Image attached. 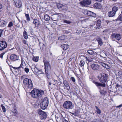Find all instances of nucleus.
<instances>
[{
	"instance_id": "30",
	"label": "nucleus",
	"mask_w": 122,
	"mask_h": 122,
	"mask_svg": "<svg viewBox=\"0 0 122 122\" xmlns=\"http://www.w3.org/2000/svg\"><path fill=\"white\" fill-rule=\"evenodd\" d=\"M2 23L1 24H0V26L2 27H4L6 25V21L2 20Z\"/></svg>"
},
{
	"instance_id": "63",
	"label": "nucleus",
	"mask_w": 122,
	"mask_h": 122,
	"mask_svg": "<svg viewBox=\"0 0 122 122\" xmlns=\"http://www.w3.org/2000/svg\"><path fill=\"white\" fill-rule=\"evenodd\" d=\"M22 22H23V23H25L26 22V21L25 20H23L22 21Z\"/></svg>"
},
{
	"instance_id": "12",
	"label": "nucleus",
	"mask_w": 122,
	"mask_h": 122,
	"mask_svg": "<svg viewBox=\"0 0 122 122\" xmlns=\"http://www.w3.org/2000/svg\"><path fill=\"white\" fill-rule=\"evenodd\" d=\"M15 5L17 7L20 8L22 5V4L19 0H14Z\"/></svg>"
},
{
	"instance_id": "14",
	"label": "nucleus",
	"mask_w": 122,
	"mask_h": 122,
	"mask_svg": "<svg viewBox=\"0 0 122 122\" xmlns=\"http://www.w3.org/2000/svg\"><path fill=\"white\" fill-rule=\"evenodd\" d=\"M31 68L33 72L35 73H36L38 71L39 69L36 67V65H33L31 67Z\"/></svg>"
},
{
	"instance_id": "57",
	"label": "nucleus",
	"mask_w": 122,
	"mask_h": 122,
	"mask_svg": "<svg viewBox=\"0 0 122 122\" xmlns=\"http://www.w3.org/2000/svg\"><path fill=\"white\" fill-rule=\"evenodd\" d=\"M71 80L74 82H75V80L74 78L73 77H71Z\"/></svg>"
},
{
	"instance_id": "33",
	"label": "nucleus",
	"mask_w": 122,
	"mask_h": 122,
	"mask_svg": "<svg viewBox=\"0 0 122 122\" xmlns=\"http://www.w3.org/2000/svg\"><path fill=\"white\" fill-rule=\"evenodd\" d=\"M39 57L38 56L34 57L32 58L33 60L35 62H37L38 60Z\"/></svg>"
},
{
	"instance_id": "46",
	"label": "nucleus",
	"mask_w": 122,
	"mask_h": 122,
	"mask_svg": "<svg viewBox=\"0 0 122 122\" xmlns=\"http://www.w3.org/2000/svg\"><path fill=\"white\" fill-rule=\"evenodd\" d=\"M59 122H68V121L66 120L65 119H62L60 120Z\"/></svg>"
},
{
	"instance_id": "53",
	"label": "nucleus",
	"mask_w": 122,
	"mask_h": 122,
	"mask_svg": "<svg viewBox=\"0 0 122 122\" xmlns=\"http://www.w3.org/2000/svg\"><path fill=\"white\" fill-rule=\"evenodd\" d=\"M3 31V30L0 29V37H1Z\"/></svg>"
},
{
	"instance_id": "9",
	"label": "nucleus",
	"mask_w": 122,
	"mask_h": 122,
	"mask_svg": "<svg viewBox=\"0 0 122 122\" xmlns=\"http://www.w3.org/2000/svg\"><path fill=\"white\" fill-rule=\"evenodd\" d=\"M80 3L83 6H86L91 4V0H83L81 1Z\"/></svg>"
},
{
	"instance_id": "21",
	"label": "nucleus",
	"mask_w": 122,
	"mask_h": 122,
	"mask_svg": "<svg viewBox=\"0 0 122 122\" xmlns=\"http://www.w3.org/2000/svg\"><path fill=\"white\" fill-rule=\"evenodd\" d=\"M97 40L98 41V44L100 46H101L102 45L103 42H102V40L101 38L99 37L97 38Z\"/></svg>"
},
{
	"instance_id": "4",
	"label": "nucleus",
	"mask_w": 122,
	"mask_h": 122,
	"mask_svg": "<svg viewBox=\"0 0 122 122\" xmlns=\"http://www.w3.org/2000/svg\"><path fill=\"white\" fill-rule=\"evenodd\" d=\"M98 78L99 81L102 83L105 82H106L108 76L107 74L104 73H100L98 76Z\"/></svg>"
},
{
	"instance_id": "23",
	"label": "nucleus",
	"mask_w": 122,
	"mask_h": 122,
	"mask_svg": "<svg viewBox=\"0 0 122 122\" xmlns=\"http://www.w3.org/2000/svg\"><path fill=\"white\" fill-rule=\"evenodd\" d=\"M121 39V35L120 34L115 33V40H120Z\"/></svg>"
},
{
	"instance_id": "58",
	"label": "nucleus",
	"mask_w": 122,
	"mask_h": 122,
	"mask_svg": "<svg viewBox=\"0 0 122 122\" xmlns=\"http://www.w3.org/2000/svg\"><path fill=\"white\" fill-rule=\"evenodd\" d=\"M47 81L48 82V83L49 85H51L52 83L50 82V80H47Z\"/></svg>"
},
{
	"instance_id": "48",
	"label": "nucleus",
	"mask_w": 122,
	"mask_h": 122,
	"mask_svg": "<svg viewBox=\"0 0 122 122\" xmlns=\"http://www.w3.org/2000/svg\"><path fill=\"white\" fill-rule=\"evenodd\" d=\"M63 83L65 86L66 87L69 85L67 83V82L66 81H64L63 82Z\"/></svg>"
},
{
	"instance_id": "42",
	"label": "nucleus",
	"mask_w": 122,
	"mask_h": 122,
	"mask_svg": "<svg viewBox=\"0 0 122 122\" xmlns=\"http://www.w3.org/2000/svg\"><path fill=\"white\" fill-rule=\"evenodd\" d=\"M85 64V62L83 60H81L80 62V66H83Z\"/></svg>"
},
{
	"instance_id": "24",
	"label": "nucleus",
	"mask_w": 122,
	"mask_h": 122,
	"mask_svg": "<svg viewBox=\"0 0 122 122\" xmlns=\"http://www.w3.org/2000/svg\"><path fill=\"white\" fill-rule=\"evenodd\" d=\"M111 39L113 41H115V33H113L111 34L110 37Z\"/></svg>"
},
{
	"instance_id": "22",
	"label": "nucleus",
	"mask_w": 122,
	"mask_h": 122,
	"mask_svg": "<svg viewBox=\"0 0 122 122\" xmlns=\"http://www.w3.org/2000/svg\"><path fill=\"white\" fill-rule=\"evenodd\" d=\"M44 19L45 20L47 21H49L50 20L51 18L47 14L45 15H44Z\"/></svg>"
},
{
	"instance_id": "18",
	"label": "nucleus",
	"mask_w": 122,
	"mask_h": 122,
	"mask_svg": "<svg viewBox=\"0 0 122 122\" xmlns=\"http://www.w3.org/2000/svg\"><path fill=\"white\" fill-rule=\"evenodd\" d=\"M101 22V21L100 20H98L97 21L96 26L95 27L96 29H98L101 27V25L100 24Z\"/></svg>"
},
{
	"instance_id": "62",
	"label": "nucleus",
	"mask_w": 122,
	"mask_h": 122,
	"mask_svg": "<svg viewBox=\"0 0 122 122\" xmlns=\"http://www.w3.org/2000/svg\"><path fill=\"white\" fill-rule=\"evenodd\" d=\"M122 107V103L121 104V105H119L117 107L119 108V107Z\"/></svg>"
},
{
	"instance_id": "51",
	"label": "nucleus",
	"mask_w": 122,
	"mask_h": 122,
	"mask_svg": "<svg viewBox=\"0 0 122 122\" xmlns=\"http://www.w3.org/2000/svg\"><path fill=\"white\" fill-rule=\"evenodd\" d=\"M62 36H60L58 37V40H64V38H62Z\"/></svg>"
},
{
	"instance_id": "29",
	"label": "nucleus",
	"mask_w": 122,
	"mask_h": 122,
	"mask_svg": "<svg viewBox=\"0 0 122 122\" xmlns=\"http://www.w3.org/2000/svg\"><path fill=\"white\" fill-rule=\"evenodd\" d=\"M118 10V7L116 6H114L112 8V11L116 13V12Z\"/></svg>"
},
{
	"instance_id": "17",
	"label": "nucleus",
	"mask_w": 122,
	"mask_h": 122,
	"mask_svg": "<svg viewBox=\"0 0 122 122\" xmlns=\"http://www.w3.org/2000/svg\"><path fill=\"white\" fill-rule=\"evenodd\" d=\"M93 6L95 8L98 9H100L102 7L101 4L98 3H96L94 4Z\"/></svg>"
},
{
	"instance_id": "41",
	"label": "nucleus",
	"mask_w": 122,
	"mask_h": 122,
	"mask_svg": "<svg viewBox=\"0 0 122 122\" xmlns=\"http://www.w3.org/2000/svg\"><path fill=\"white\" fill-rule=\"evenodd\" d=\"M99 63L103 67H106V65L105 63L102 62H99Z\"/></svg>"
},
{
	"instance_id": "27",
	"label": "nucleus",
	"mask_w": 122,
	"mask_h": 122,
	"mask_svg": "<svg viewBox=\"0 0 122 122\" xmlns=\"http://www.w3.org/2000/svg\"><path fill=\"white\" fill-rule=\"evenodd\" d=\"M23 36L24 38L25 39H27L28 38L27 36V33L26 31L24 30L23 32Z\"/></svg>"
},
{
	"instance_id": "52",
	"label": "nucleus",
	"mask_w": 122,
	"mask_h": 122,
	"mask_svg": "<svg viewBox=\"0 0 122 122\" xmlns=\"http://www.w3.org/2000/svg\"><path fill=\"white\" fill-rule=\"evenodd\" d=\"M6 62L9 65H10V64H11L10 61L9 60L7 59L6 60Z\"/></svg>"
},
{
	"instance_id": "25",
	"label": "nucleus",
	"mask_w": 122,
	"mask_h": 122,
	"mask_svg": "<svg viewBox=\"0 0 122 122\" xmlns=\"http://www.w3.org/2000/svg\"><path fill=\"white\" fill-rule=\"evenodd\" d=\"M57 6L58 8H60L62 9H64V6H64L62 4L59 3L57 4Z\"/></svg>"
},
{
	"instance_id": "2",
	"label": "nucleus",
	"mask_w": 122,
	"mask_h": 122,
	"mask_svg": "<svg viewBox=\"0 0 122 122\" xmlns=\"http://www.w3.org/2000/svg\"><path fill=\"white\" fill-rule=\"evenodd\" d=\"M63 106L65 109L71 110L74 108V105L71 101H67L64 102Z\"/></svg>"
},
{
	"instance_id": "40",
	"label": "nucleus",
	"mask_w": 122,
	"mask_h": 122,
	"mask_svg": "<svg viewBox=\"0 0 122 122\" xmlns=\"http://www.w3.org/2000/svg\"><path fill=\"white\" fill-rule=\"evenodd\" d=\"M88 53L90 55H92L94 54L93 51L91 50H89L87 51Z\"/></svg>"
},
{
	"instance_id": "19",
	"label": "nucleus",
	"mask_w": 122,
	"mask_h": 122,
	"mask_svg": "<svg viewBox=\"0 0 122 122\" xmlns=\"http://www.w3.org/2000/svg\"><path fill=\"white\" fill-rule=\"evenodd\" d=\"M116 13L113 11H111L108 12V15L110 17H112L114 16Z\"/></svg>"
},
{
	"instance_id": "10",
	"label": "nucleus",
	"mask_w": 122,
	"mask_h": 122,
	"mask_svg": "<svg viewBox=\"0 0 122 122\" xmlns=\"http://www.w3.org/2000/svg\"><path fill=\"white\" fill-rule=\"evenodd\" d=\"M10 58L11 60L14 61L18 60V57L17 55L13 54L10 55Z\"/></svg>"
},
{
	"instance_id": "64",
	"label": "nucleus",
	"mask_w": 122,
	"mask_h": 122,
	"mask_svg": "<svg viewBox=\"0 0 122 122\" xmlns=\"http://www.w3.org/2000/svg\"><path fill=\"white\" fill-rule=\"evenodd\" d=\"M70 113L72 114V115H74L75 116H76V114L75 113H72L71 112H70Z\"/></svg>"
},
{
	"instance_id": "55",
	"label": "nucleus",
	"mask_w": 122,
	"mask_h": 122,
	"mask_svg": "<svg viewBox=\"0 0 122 122\" xmlns=\"http://www.w3.org/2000/svg\"><path fill=\"white\" fill-rule=\"evenodd\" d=\"M85 57V58H86V60L87 61H89L88 60V58H87V57H85V56H82V55H81L80 56V57Z\"/></svg>"
},
{
	"instance_id": "35",
	"label": "nucleus",
	"mask_w": 122,
	"mask_h": 122,
	"mask_svg": "<svg viewBox=\"0 0 122 122\" xmlns=\"http://www.w3.org/2000/svg\"><path fill=\"white\" fill-rule=\"evenodd\" d=\"M36 74H37V75H39L41 74H44V73L43 72H42V70L41 69V70H38V71L37 72V73H36Z\"/></svg>"
},
{
	"instance_id": "59",
	"label": "nucleus",
	"mask_w": 122,
	"mask_h": 122,
	"mask_svg": "<svg viewBox=\"0 0 122 122\" xmlns=\"http://www.w3.org/2000/svg\"><path fill=\"white\" fill-rule=\"evenodd\" d=\"M66 87L67 88V90H70V87L69 85H68V86H67Z\"/></svg>"
},
{
	"instance_id": "15",
	"label": "nucleus",
	"mask_w": 122,
	"mask_h": 122,
	"mask_svg": "<svg viewBox=\"0 0 122 122\" xmlns=\"http://www.w3.org/2000/svg\"><path fill=\"white\" fill-rule=\"evenodd\" d=\"M86 14L89 16H90L94 17H95L96 16V14L95 13L90 11H87Z\"/></svg>"
},
{
	"instance_id": "32",
	"label": "nucleus",
	"mask_w": 122,
	"mask_h": 122,
	"mask_svg": "<svg viewBox=\"0 0 122 122\" xmlns=\"http://www.w3.org/2000/svg\"><path fill=\"white\" fill-rule=\"evenodd\" d=\"M46 76L47 77V80H50V79H51L52 78V76H51L50 75V74H49L48 73H46Z\"/></svg>"
},
{
	"instance_id": "16",
	"label": "nucleus",
	"mask_w": 122,
	"mask_h": 122,
	"mask_svg": "<svg viewBox=\"0 0 122 122\" xmlns=\"http://www.w3.org/2000/svg\"><path fill=\"white\" fill-rule=\"evenodd\" d=\"M33 23L35 25V27H36L37 26H38L39 24V20L36 19H33Z\"/></svg>"
},
{
	"instance_id": "3",
	"label": "nucleus",
	"mask_w": 122,
	"mask_h": 122,
	"mask_svg": "<svg viewBox=\"0 0 122 122\" xmlns=\"http://www.w3.org/2000/svg\"><path fill=\"white\" fill-rule=\"evenodd\" d=\"M23 83L25 86L31 89L33 86L32 82L31 79L28 78H25L23 80Z\"/></svg>"
},
{
	"instance_id": "49",
	"label": "nucleus",
	"mask_w": 122,
	"mask_h": 122,
	"mask_svg": "<svg viewBox=\"0 0 122 122\" xmlns=\"http://www.w3.org/2000/svg\"><path fill=\"white\" fill-rule=\"evenodd\" d=\"M14 111L13 112H14V116H16L17 115L18 112L15 109L14 110Z\"/></svg>"
},
{
	"instance_id": "38",
	"label": "nucleus",
	"mask_w": 122,
	"mask_h": 122,
	"mask_svg": "<svg viewBox=\"0 0 122 122\" xmlns=\"http://www.w3.org/2000/svg\"><path fill=\"white\" fill-rule=\"evenodd\" d=\"M1 106L2 108L3 112H5L6 111V110L5 107L2 104L1 105Z\"/></svg>"
},
{
	"instance_id": "39",
	"label": "nucleus",
	"mask_w": 122,
	"mask_h": 122,
	"mask_svg": "<svg viewBox=\"0 0 122 122\" xmlns=\"http://www.w3.org/2000/svg\"><path fill=\"white\" fill-rule=\"evenodd\" d=\"M39 105V103L38 102H36L34 105V107L35 108H36L37 107H38V106Z\"/></svg>"
},
{
	"instance_id": "47",
	"label": "nucleus",
	"mask_w": 122,
	"mask_h": 122,
	"mask_svg": "<svg viewBox=\"0 0 122 122\" xmlns=\"http://www.w3.org/2000/svg\"><path fill=\"white\" fill-rule=\"evenodd\" d=\"M63 21L64 22V23H65L68 24H69L71 23L70 21L68 20H63Z\"/></svg>"
},
{
	"instance_id": "50",
	"label": "nucleus",
	"mask_w": 122,
	"mask_h": 122,
	"mask_svg": "<svg viewBox=\"0 0 122 122\" xmlns=\"http://www.w3.org/2000/svg\"><path fill=\"white\" fill-rule=\"evenodd\" d=\"M26 73H28L29 72V69L27 68H25L24 69Z\"/></svg>"
},
{
	"instance_id": "13",
	"label": "nucleus",
	"mask_w": 122,
	"mask_h": 122,
	"mask_svg": "<svg viewBox=\"0 0 122 122\" xmlns=\"http://www.w3.org/2000/svg\"><path fill=\"white\" fill-rule=\"evenodd\" d=\"M59 16L57 15H52L51 17V19L54 21H58L59 20Z\"/></svg>"
},
{
	"instance_id": "11",
	"label": "nucleus",
	"mask_w": 122,
	"mask_h": 122,
	"mask_svg": "<svg viewBox=\"0 0 122 122\" xmlns=\"http://www.w3.org/2000/svg\"><path fill=\"white\" fill-rule=\"evenodd\" d=\"M93 83L96 85V86L98 88H100V86L104 87L106 86V84L104 83H99L98 82L95 81H94Z\"/></svg>"
},
{
	"instance_id": "6",
	"label": "nucleus",
	"mask_w": 122,
	"mask_h": 122,
	"mask_svg": "<svg viewBox=\"0 0 122 122\" xmlns=\"http://www.w3.org/2000/svg\"><path fill=\"white\" fill-rule=\"evenodd\" d=\"M38 114L39 115L40 119H44L46 118L47 115L46 112L41 109H39L38 111Z\"/></svg>"
},
{
	"instance_id": "56",
	"label": "nucleus",
	"mask_w": 122,
	"mask_h": 122,
	"mask_svg": "<svg viewBox=\"0 0 122 122\" xmlns=\"http://www.w3.org/2000/svg\"><path fill=\"white\" fill-rule=\"evenodd\" d=\"M106 23H107V25L110 24V22H111L110 21H109L108 20H106Z\"/></svg>"
},
{
	"instance_id": "1",
	"label": "nucleus",
	"mask_w": 122,
	"mask_h": 122,
	"mask_svg": "<svg viewBox=\"0 0 122 122\" xmlns=\"http://www.w3.org/2000/svg\"><path fill=\"white\" fill-rule=\"evenodd\" d=\"M44 94V92L43 90L36 89H34L30 93L33 97L38 99L41 98Z\"/></svg>"
},
{
	"instance_id": "61",
	"label": "nucleus",
	"mask_w": 122,
	"mask_h": 122,
	"mask_svg": "<svg viewBox=\"0 0 122 122\" xmlns=\"http://www.w3.org/2000/svg\"><path fill=\"white\" fill-rule=\"evenodd\" d=\"M26 42L25 40H24L23 41V42L24 44H27V45H28V44L26 43Z\"/></svg>"
},
{
	"instance_id": "54",
	"label": "nucleus",
	"mask_w": 122,
	"mask_h": 122,
	"mask_svg": "<svg viewBox=\"0 0 122 122\" xmlns=\"http://www.w3.org/2000/svg\"><path fill=\"white\" fill-rule=\"evenodd\" d=\"M45 72L46 74V73H47V71L48 70V67H47V68H46L45 67Z\"/></svg>"
},
{
	"instance_id": "26",
	"label": "nucleus",
	"mask_w": 122,
	"mask_h": 122,
	"mask_svg": "<svg viewBox=\"0 0 122 122\" xmlns=\"http://www.w3.org/2000/svg\"><path fill=\"white\" fill-rule=\"evenodd\" d=\"M118 77H117V78H120L122 79V71H119L118 73Z\"/></svg>"
},
{
	"instance_id": "37",
	"label": "nucleus",
	"mask_w": 122,
	"mask_h": 122,
	"mask_svg": "<svg viewBox=\"0 0 122 122\" xmlns=\"http://www.w3.org/2000/svg\"><path fill=\"white\" fill-rule=\"evenodd\" d=\"M100 92L102 95H104L106 93V92L103 90H101L100 91Z\"/></svg>"
},
{
	"instance_id": "8",
	"label": "nucleus",
	"mask_w": 122,
	"mask_h": 122,
	"mask_svg": "<svg viewBox=\"0 0 122 122\" xmlns=\"http://www.w3.org/2000/svg\"><path fill=\"white\" fill-rule=\"evenodd\" d=\"M91 66L93 70L97 71L100 69V66L97 64H92Z\"/></svg>"
},
{
	"instance_id": "5",
	"label": "nucleus",
	"mask_w": 122,
	"mask_h": 122,
	"mask_svg": "<svg viewBox=\"0 0 122 122\" xmlns=\"http://www.w3.org/2000/svg\"><path fill=\"white\" fill-rule=\"evenodd\" d=\"M49 104V99L47 97H45L40 103V106L42 109H45L48 106Z\"/></svg>"
},
{
	"instance_id": "28",
	"label": "nucleus",
	"mask_w": 122,
	"mask_h": 122,
	"mask_svg": "<svg viewBox=\"0 0 122 122\" xmlns=\"http://www.w3.org/2000/svg\"><path fill=\"white\" fill-rule=\"evenodd\" d=\"M43 62L44 63V64L45 66V68H47V67H48V65L49 66H50V65L49 63V62L47 61L46 60H43Z\"/></svg>"
},
{
	"instance_id": "34",
	"label": "nucleus",
	"mask_w": 122,
	"mask_h": 122,
	"mask_svg": "<svg viewBox=\"0 0 122 122\" xmlns=\"http://www.w3.org/2000/svg\"><path fill=\"white\" fill-rule=\"evenodd\" d=\"M25 16L26 18V20L28 21L29 22L30 20V18L29 15L28 14H25Z\"/></svg>"
},
{
	"instance_id": "60",
	"label": "nucleus",
	"mask_w": 122,
	"mask_h": 122,
	"mask_svg": "<svg viewBox=\"0 0 122 122\" xmlns=\"http://www.w3.org/2000/svg\"><path fill=\"white\" fill-rule=\"evenodd\" d=\"M55 117H56V121H58L59 120L58 119L59 118L57 116H56Z\"/></svg>"
},
{
	"instance_id": "45",
	"label": "nucleus",
	"mask_w": 122,
	"mask_h": 122,
	"mask_svg": "<svg viewBox=\"0 0 122 122\" xmlns=\"http://www.w3.org/2000/svg\"><path fill=\"white\" fill-rule=\"evenodd\" d=\"M7 51H5V52H4L0 54V58H2L3 57V56L5 54V53L7 52Z\"/></svg>"
},
{
	"instance_id": "43",
	"label": "nucleus",
	"mask_w": 122,
	"mask_h": 122,
	"mask_svg": "<svg viewBox=\"0 0 122 122\" xmlns=\"http://www.w3.org/2000/svg\"><path fill=\"white\" fill-rule=\"evenodd\" d=\"M94 122H102L101 120L100 119H95L93 120Z\"/></svg>"
},
{
	"instance_id": "36",
	"label": "nucleus",
	"mask_w": 122,
	"mask_h": 122,
	"mask_svg": "<svg viewBox=\"0 0 122 122\" xmlns=\"http://www.w3.org/2000/svg\"><path fill=\"white\" fill-rule=\"evenodd\" d=\"M23 66V64L21 63L19 67H17L16 68V69L17 71H18L19 73H20V72H19V71H21V67L22 68V66Z\"/></svg>"
},
{
	"instance_id": "44",
	"label": "nucleus",
	"mask_w": 122,
	"mask_h": 122,
	"mask_svg": "<svg viewBox=\"0 0 122 122\" xmlns=\"http://www.w3.org/2000/svg\"><path fill=\"white\" fill-rule=\"evenodd\" d=\"M13 22L12 21H10L7 27H11L13 26Z\"/></svg>"
},
{
	"instance_id": "20",
	"label": "nucleus",
	"mask_w": 122,
	"mask_h": 122,
	"mask_svg": "<svg viewBox=\"0 0 122 122\" xmlns=\"http://www.w3.org/2000/svg\"><path fill=\"white\" fill-rule=\"evenodd\" d=\"M61 47L64 50H66L69 48V46L67 44H64L61 45Z\"/></svg>"
},
{
	"instance_id": "7",
	"label": "nucleus",
	"mask_w": 122,
	"mask_h": 122,
	"mask_svg": "<svg viewBox=\"0 0 122 122\" xmlns=\"http://www.w3.org/2000/svg\"><path fill=\"white\" fill-rule=\"evenodd\" d=\"M7 45L5 41H0V50L2 51L6 48Z\"/></svg>"
},
{
	"instance_id": "31",
	"label": "nucleus",
	"mask_w": 122,
	"mask_h": 122,
	"mask_svg": "<svg viewBox=\"0 0 122 122\" xmlns=\"http://www.w3.org/2000/svg\"><path fill=\"white\" fill-rule=\"evenodd\" d=\"M95 107L96 109V112L98 114H100L101 112V111L99 109L98 107L96 106Z\"/></svg>"
}]
</instances>
